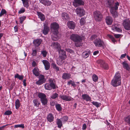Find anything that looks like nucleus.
I'll return each instance as SVG.
<instances>
[{
  "mask_svg": "<svg viewBox=\"0 0 130 130\" xmlns=\"http://www.w3.org/2000/svg\"><path fill=\"white\" fill-rule=\"evenodd\" d=\"M105 5L110 9V12L112 17L116 18L118 16V13L117 11L119 6V3L117 2L114 3L111 0H105L104 2Z\"/></svg>",
  "mask_w": 130,
  "mask_h": 130,
  "instance_id": "f257e3e1",
  "label": "nucleus"
},
{
  "mask_svg": "<svg viewBox=\"0 0 130 130\" xmlns=\"http://www.w3.org/2000/svg\"><path fill=\"white\" fill-rule=\"evenodd\" d=\"M70 38L75 42V45L76 47H80L82 45V37L79 35L73 34L70 35Z\"/></svg>",
  "mask_w": 130,
  "mask_h": 130,
  "instance_id": "f03ea898",
  "label": "nucleus"
},
{
  "mask_svg": "<svg viewBox=\"0 0 130 130\" xmlns=\"http://www.w3.org/2000/svg\"><path fill=\"white\" fill-rule=\"evenodd\" d=\"M121 77L119 72H116L111 82V84L116 87L120 85L121 84Z\"/></svg>",
  "mask_w": 130,
  "mask_h": 130,
  "instance_id": "7ed1b4c3",
  "label": "nucleus"
},
{
  "mask_svg": "<svg viewBox=\"0 0 130 130\" xmlns=\"http://www.w3.org/2000/svg\"><path fill=\"white\" fill-rule=\"evenodd\" d=\"M49 81L50 84L46 83L44 85L45 89L48 90H51L52 89H55L56 86L54 82L53 79H50L49 80Z\"/></svg>",
  "mask_w": 130,
  "mask_h": 130,
  "instance_id": "20e7f679",
  "label": "nucleus"
},
{
  "mask_svg": "<svg viewBox=\"0 0 130 130\" xmlns=\"http://www.w3.org/2000/svg\"><path fill=\"white\" fill-rule=\"evenodd\" d=\"M93 16L95 20L97 22L101 21L103 18L102 13L99 11L96 10L93 12Z\"/></svg>",
  "mask_w": 130,
  "mask_h": 130,
  "instance_id": "39448f33",
  "label": "nucleus"
},
{
  "mask_svg": "<svg viewBox=\"0 0 130 130\" xmlns=\"http://www.w3.org/2000/svg\"><path fill=\"white\" fill-rule=\"evenodd\" d=\"M76 12L77 15L81 17L84 16L85 13V10L81 7H78L76 10Z\"/></svg>",
  "mask_w": 130,
  "mask_h": 130,
  "instance_id": "423d86ee",
  "label": "nucleus"
},
{
  "mask_svg": "<svg viewBox=\"0 0 130 130\" xmlns=\"http://www.w3.org/2000/svg\"><path fill=\"white\" fill-rule=\"evenodd\" d=\"M59 28V25L56 23H53L51 25V29L52 32H58Z\"/></svg>",
  "mask_w": 130,
  "mask_h": 130,
  "instance_id": "0eeeda50",
  "label": "nucleus"
},
{
  "mask_svg": "<svg viewBox=\"0 0 130 130\" xmlns=\"http://www.w3.org/2000/svg\"><path fill=\"white\" fill-rule=\"evenodd\" d=\"M123 25L125 29L127 30H130V20H124L123 22Z\"/></svg>",
  "mask_w": 130,
  "mask_h": 130,
  "instance_id": "6e6552de",
  "label": "nucleus"
},
{
  "mask_svg": "<svg viewBox=\"0 0 130 130\" xmlns=\"http://www.w3.org/2000/svg\"><path fill=\"white\" fill-rule=\"evenodd\" d=\"M51 46L53 48L57 50L58 51L61 49V46L60 44L57 42H53Z\"/></svg>",
  "mask_w": 130,
  "mask_h": 130,
  "instance_id": "1a4fd4ad",
  "label": "nucleus"
},
{
  "mask_svg": "<svg viewBox=\"0 0 130 130\" xmlns=\"http://www.w3.org/2000/svg\"><path fill=\"white\" fill-rule=\"evenodd\" d=\"M59 53V57L66 59L67 57V55L66 52L63 50L61 49L58 51Z\"/></svg>",
  "mask_w": 130,
  "mask_h": 130,
  "instance_id": "9d476101",
  "label": "nucleus"
},
{
  "mask_svg": "<svg viewBox=\"0 0 130 130\" xmlns=\"http://www.w3.org/2000/svg\"><path fill=\"white\" fill-rule=\"evenodd\" d=\"M73 4L74 7H76L83 5L84 2L82 0H74L73 2Z\"/></svg>",
  "mask_w": 130,
  "mask_h": 130,
  "instance_id": "9b49d317",
  "label": "nucleus"
},
{
  "mask_svg": "<svg viewBox=\"0 0 130 130\" xmlns=\"http://www.w3.org/2000/svg\"><path fill=\"white\" fill-rule=\"evenodd\" d=\"M93 43L95 46L100 47L103 45V42L100 39H97L94 41Z\"/></svg>",
  "mask_w": 130,
  "mask_h": 130,
  "instance_id": "f8f14e48",
  "label": "nucleus"
},
{
  "mask_svg": "<svg viewBox=\"0 0 130 130\" xmlns=\"http://www.w3.org/2000/svg\"><path fill=\"white\" fill-rule=\"evenodd\" d=\"M112 28L115 31L120 32L122 31L121 29L120 28V25L118 24H116L112 25Z\"/></svg>",
  "mask_w": 130,
  "mask_h": 130,
  "instance_id": "ddd939ff",
  "label": "nucleus"
},
{
  "mask_svg": "<svg viewBox=\"0 0 130 130\" xmlns=\"http://www.w3.org/2000/svg\"><path fill=\"white\" fill-rule=\"evenodd\" d=\"M67 25L70 29H74L76 26V24L74 22L71 21L68 22Z\"/></svg>",
  "mask_w": 130,
  "mask_h": 130,
  "instance_id": "4468645a",
  "label": "nucleus"
},
{
  "mask_svg": "<svg viewBox=\"0 0 130 130\" xmlns=\"http://www.w3.org/2000/svg\"><path fill=\"white\" fill-rule=\"evenodd\" d=\"M90 53V51L89 50H87L84 51L82 53V55L83 57L86 58H87L89 56Z\"/></svg>",
  "mask_w": 130,
  "mask_h": 130,
  "instance_id": "2eb2a0df",
  "label": "nucleus"
},
{
  "mask_svg": "<svg viewBox=\"0 0 130 130\" xmlns=\"http://www.w3.org/2000/svg\"><path fill=\"white\" fill-rule=\"evenodd\" d=\"M46 119L48 121L51 122L54 121V115L52 113H50L48 114L46 117Z\"/></svg>",
  "mask_w": 130,
  "mask_h": 130,
  "instance_id": "dca6fc26",
  "label": "nucleus"
},
{
  "mask_svg": "<svg viewBox=\"0 0 130 130\" xmlns=\"http://www.w3.org/2000/svg\"><path fill=\"white\" fill-rule=\"evenodd\" d=\"M44 29L42 30V33L44 35L47 34L50 31L49 27L44 23Z\"/></svg>",
  "mask_w": 130,
  "mask_h": 130,
  "instance_id": "f3484780",
  "label": "nucleus"
},
{
  "mask_svg": "<svg viewBox=\"0 0 130 130\" xmlns=\"http://www.w3.org/2000/svg\"><path fill=\"white\" fill-rule=\"evenodd\" d=\"M53 34L52 35V39L54 41L57 40L59 39L58 32H52Z\"/></svg>",
  "mask_w": 130,
  "mask_h": 130,
  "instance_id": "a211bd4d",
  "label": "nucleus"
},
{
  "mask_svg": "<svg viewBox=\"0 0 130 130\" xmlns=\"http://www.w3.org/2000/svg\"><path fill=\"white\" fill-rule=\"evenodd\" d=\"M42 62L44 66L45 70H48L50 67V64L49 62L46 60H43Z\"/></svg>",
  "mask_w": 130,
  "mask_h": 130,
  "instance_id": "6ab92c4d",
  "label": "nucleus"
},
{
  "mask_svg": "<svg viewBox=\"0 0 130 130\" xmlns=\"http://www.w3.org/2000/svg\"><path fill=\"white\" fill-rule=\"evenodd\" d=\"M42 42V40L40 39L35 40L33 41L34 45L36 47L39 46Z\"/></svg>",
  "mask_w": 130,
  "mask_h": 130,
  "instance_id": "aec40b11",
  "label": "nucleus"
},
{
  "mask_svg": "<svg viewBox=\"0 0 130 130\" xmlns=\"http://www.w3.org/2000/svg\"><path fill=\"white\" fill-rule=\"evenodd\" d=\"M105 20L106 23L108 25H111L112 24L113 22V20L111 17L109 16H107Z\"/></svg>",
  "mask_w": 130,
  "mask_h": 130,
  "instance_id": "412c9836",
  "label": "nucleus"
},
{
  "mask_svg": "<svg viewBox=\"0 0 130 130\" xmlns=\"http://www.w3.org/2000/svg\"><path fill=\"white\" fill-rule=\"evenodd\" d=\"M71 75V74L69 73H65L63 74L62 77L64 79L67 80L70 78Z\"/></svg>",
  "mask_w": 130,
  "mask_h": 130,
  "instance_id": "4be33fe9",
  "label": "nucleus"
},
{
  "mask_svg": "<svg viewBox=\"0 0 130 130\" xmlns=\"http://www.w3.org/2000/svg\"><path fill=\"white\" fill-rule=\"evenodd\" d=\"M65 59L58 57L56 60L57 63L59 65L61 66L64 62L63 60Z\"/></svg>",
  "mask_w": 130,
  "mask_h": 130,
  "instance_id": "5701e85b",
  "label": "nucleus"
},
{
  "mask_svg": "<svg viewBox=\"0 0 130 130\" xmlns=\"http://www.w3.org/2000/svg\"><path fill=\"white\" fill-rule=\"evenodd\" d=\"M83 99L87 101H90L91 98L87 94H83L82 96Z\"/></svg>",
  "mask_w": 130,
  "mask_h": 130,
  "instance_id": "b1692460",
  "label": "nucleus"
},
{
  "mask_svg": "<svg viewBox=\"0 0 130 130\" xmlns=\"http://www.w3.org/2000/svg\"><path fill=\"white\" fill-rule=\"evenodd\" d=\"M37 13L39 18L41 21H44L45 19V15L40 12L38 11Z\"/></svg>",
  "mask_w": 130,
  "mask_h": 130,
  "instance_id": "393cba45",
  "label": "nucleus"
},
{
  "mask_svg": "<svg viewBox=\"0 0 130 130\" xmlns=\"http://www.w3.org/2000/svg\"><path fill=\"white\" fill-rule=\"evenodd\" d=\"M124 120L128 125H130V115L124 117Z\"/></svg>",
  "mask_w": 130,
  "mask_h": 130,
  "instance_id": "a878e982",
  "label": "nucleus"
},
{
  "mask_svg": "<svg viewBox=\"0 0 130 130\" xmlns=\"http://www.w3.org/2000/svg\"><path fill=\"white\" fill-rule=\"evenodd\" d=\"M60 98L63 100L67 101H70L71 100V97L65 95L61 96Z\"/></svg>",
  "mask_w": 130,
  "mask_h": 130,
  "instance_id": "bb28decb",
  "label": "nucleus"
},
{
  "mask_svg": "<svg viewBox=\"0 0 130 130\" xmlns=\"http://www.w3.org/2000/svg\"><path fill=\"white\" fill-rule=\"evenodd\" d=\"M33 74L36 76H38L40 74L39 70L37 68L35 67L32 70Z\"/></svg>",
  "mask_w": 130,
  "mask_h": 130,
  "instance_id": "cd10ccee",
  "label": "nucleus"
},
{
  "mask_svg": "<svg viewBox=\"0 0 130 130\" xmlns=\"http://www.w3.org/2000/svg\"><path fill=\"white\" fill-rule=\"evenodd\" d=\"M61 17L62 19L64 20H66L69 18V17L67 13L65 12H63L62 13Z\"/></svg>",
  "mask_w": 130,
  "mask_h": 130,
  "instance_id": "c85d7f7f",
  "label": "nucleus"
},
{
  "mask_svg": "<svg viewBox=\"0 0 130 130\" xmlns=\"http://www.w3.org/2000/svg\"><path fill=\"white\" fill-rule=\"evenodd\" d=\"M123 68L126 70L129 71L130 70V68L129 64L126 62H124L122 63Z\"/></svg>",
  "mask_w": 130,
  "mask_h": 130,
  "instance_id": "c756f323",
  "label": "nucleus"
},
{
  "mask_svg": "<svg viewBox=\"0 0 130 130\" xmlns=\"http://www.w3.org/2000/svg\"><path fill=\"white\" fill-rule=\"evenodd\" d=\"M56 124L58 126V127L59 128H61L62 126V121L60 119H57L56 120Z\"/></svg>",
  "mask_w": 130,
  "mask_h": 130,
  "instance_id": "7c9ffc66",
  "label": "nucleus"
},
{
  "mask_svg": "<svg viewBox=\"0 0 130 130\" xmlns=\"http://www.w3.org/2000/svg\"><path fill=\"white\" fill-rule=\"evenodd\" d=\"M24 7L26 8H28L29 6L28 0H22Z\"/></svg>",
  "mask_w": 130,
  "mask_h": 130,
  "instance_id": "2f4dec72",
  "label": "nucleus"
},
{
  "mask_svg": "<svg viewBox=\"0 0 130 130\" xmlns=\"http://www.w3.org/2000/svg\"><path fill=\"white\" fill-rule=\"evenodd\" d=\"M38 97L40 99V101L46 98V95L44 93H39L38 94Z\"/></svg>",
  "mask_w": 130,
  "mask_h": 130,
  "instance_id": "473e14b6",
  "label": "nucleus"
},
{
  "mask_svg": "<svg viewBox=\"0 0 130 130\" xmlns=\"http://www.w3.org/2000/svg\"><path fill=\"white\" fill-rule=\"evenodd\" d=\"M52 66L53 68L54 69L56 70L57 71H59V68L57 66L56 64L53 61L52 62Z\"/></svg>",
  "mask_w": 130,
  "mask_h": 130,
  "instance_id": "72a5a7b5",
  "label": "nucleus"
},
{
  "mask_svg": "<svg viewBox=\"0 0 130 130\" xmlns=\"http://www.w3.org/2000/svg\"><path fill=\"white\" fill-rule=\"evenodd\" d=\"M33 102L34 103V106L36 107H39L40 103L38 102V100L36 99L34 100H33Z\"/></svg>",
  "mask_w": 130,
  "mask_h": 130,
  "instance_id": "f704fd0d",
  "label": "nucleus"
},
{
  "mask_svg": "<svg viewBox=\"0 0 130 130\" xmlns=\"http://www.w3.org/2000/svg\"><path fill=\"white\" fill-rule=\"evenodd\" d=\"M107 36L108 37L111 39L112 42L114 44H115L116 43H117V41L115 40V38L113 36L109 34Z\"/></svg>",
  "mask_w": 130,
  "mask_h": 130,
  "instance_id": "c9c22d12",
  "label": "nucleus"
},
{
  "mask_svg": "<svg viewBox=\"0 0 130 130\" xmlns=\"http://www.w3.org/2000/svg\"><path fill=\"white\" fill-rule=\"evenodd\" d=\"M20 100L18 99H17L15 101V106L16 109H18L20 107Z\"/></svg>",
  "mask_w": 130,
  "mask_h": 130,
  "instance_id": "e433bc0d",
  "label": "nucleus"
},
{
  "mask_svg": "<svg viewBox=\"0 0 130 130\" xmlns=\"http://www.w3.org/2000/svg\"><path fill=\"white\" fill-rule=\"evenodd\" d=\"M43 105H45L47 104V100L46 98L41 100Z\"/></svg>",
  "mask_w": 130,
  "mask_h": 130,
  "instance_id": "4c0bfd02",
  "label": "nucleus"
},
{
  "mask_svg": "<svg viewBox=\"0 0 130 130\" xmlns=\"http://www.w3.org/2000/svg\"><path fill=\"white\" fill-rule=\"evenodd\" d=\"M14 77L15 78H18L19 79L21 80L23 79L24 76L23 75H20L18 74H16L15 75Z\"/></svg>",
  "mask_w": 130,
  "mask_h": 130,
  "instance_id": "58836bf2",
  "label": "nucleus"
},
{
  "mask_svg": "<svg viewBox=\"0 0 130 130\" xmlns=\"http://www.w3.org/2000/svg\"><path fill=\"white\" fill-rule=\"evenodd\" d=\"M60 119L61 120L63 123H65L68 120V117L67 116H64Z\"/></svg>",
  "mask_w": 130,
  "mask_h": 130,
  "instance_id": "ea45409f",
  "label": "nucleus"
},
{
  "mask_svg": "<svg viewBox=\"0 0 130 130\" xmlns=\"http://www.w3.org/2000/svg\"><path fill=\"white\" fill-rule=\"evenodd\" d=\"M6 11L4 9H2L0 13V17H2L4 14H6Z\"/></svg>",
  "mask_w": 130,
  "mask_h": 130,
  "instance_id": "a19ab883",
  "label": "nucleus"
},
{
  "mask_svg": "<svg viewBox=\"0 0 130 130\" xmlns=\"http://www.w3.org/2000/svg\"><path fill=\"white\" fill-rule=\"evenodd\" d=\"M55 107L58 111H60L62 110V108L61 106L59 104H56V105Z\"/></svg>",
  "mask_w": 130,
  "mask_h": 130,
  "instance_id": "79ce46f5",
  "label": "nucleus"
},
{
  "mask_svg": "<svg viewBox=\"0 0 130 130\" xmlns=\"http://www.w3.org/2000/svg\"><path fill=\"white\" fill-rule=\"evenodd\" d=\"M85 22V18H82L80 21V24L82 26L83 25Z\"/></svg>",
  "mask_w": 130,
  "mask_h": 130,
  "instance_id": "37998d69",
  "label": "nucleus"
},
{
  "mask_svg": "<svg viewBox=\"0 0 130 130\" xmlns=\"http://www.w3.org/2000/svg\"><path fill=\"white\" fill-rule=\"evenodd\" d=\"M14 127L15 128L20 127L22 128H24V126L23 124H17L15 125Z\"/></svg>",
  "mask_w": 130,
  "mask_h": 130,
  "instance_id": "c03bdc74",
  "label": "nucleus"
},
{
  "mask_svg": "<svg viewBox=\"0 0 130 130\" xmlns=\"http://www.w3.org/2000/svg\"><path fill=\"white\" fill-rule=\"evenodd\" d=\"M47 54V52L46 50H43L41 51V54L44 57H46Z\"/></svg>",
  "mask_w": 130,
  "mask_h": 130,
  "instance_id": "a18cd8bd",
  "label": "nucleus"
},
{
  "mask_svg": "<svg viewBox=\"0 0 130 130\" xmlns=\"http://www.w3.org/2000/svg\"><path fill=\"white\" fill-rule=\"evenodd\" d=\"M26 17L25 16H23L21 17L20 18V22L21 24L23 23V22L25 20Z\"/></svg>",
  "mask_w": 130,
  "mask_h": 130,
  "instance_id": "49530a36",
  "label": "nucleus"
},
{
  "mask_svg": "<svg viewBox=\"0 0 130 130\" xmlns=\"http://www.w3.org/2000/svg\"><path fill=\"white\" fill-rule=\"evenodd\" d=\"M92 78L94 82H96L98 80V77L95 74L93 75Z\"/></svg>",
  "mask_w": 130,
  "mask_h": 130,
  "instance_id": "de8ad7c7",
  "label": "nucleus"
},
{
  "mask_svg": "<svg viewBox=\"0 0 130 130\" xmlns=\"http://www.w3.org/2000/svg\"><path fill=\"white\" fill-rule=\"evenodd\" d=\"M101 67L107 70L108 69V65L107 63L105 62L103 64V65L101 66Z\"/></svg>",
  "mask_w": 130,
  "mask_h": 130,
  "instance_id": "09e8293b",
  "label": "nucleus"
},
{
  "mask_svg": "<svg viewBox=\"0 0 130 130\" xmlns=\"http://www.w3.org/2000/svg\"><path fill=\"white\" fill-rule=\"evenodd\" d=\"M97 62L100 65L101 67L103 65L105 62L102 60H99L97 61Z\"/></svg>",
  "mask_w": 130,
  "mask_h": 130,
  "instance_id": "8fccbe9b",
  "label": "nucleus"
},
{
  "mask_svg": "<svg viewBox=\"0 0 130 130\" xmlns=\"http://www.w3.org/2000/svg\"><path fill=\"white\" fill-rule=\"evenodd\" d=\"M44 82V80L39 79L36 82V84L37 85H40L42 84Z\"/></svg>",
  "mask_w": 130,
  "mask_h": 130,
  "instance_id": "3c124183",
  "label": "nucleus"
},
{
  "mask_svg": "<svg viewBox=\"0 0 130 130\" xmlns=\"http://www.w3.org/2000/svg\"><path fill=\"white\" fill-rule=\"evenodd\" d=\"M58 97V94L56 93H55L52 95L51 97V98L53 99H55Z\"/></svg>",
  "mask_w": 130,
  "mask_h": 130,
  "instance_id": "603ef678",
  "label": "nucleus"
},
{
  "mask_svg": "<svg viewBox=\"0 0 130 130\" xmlns=\"http://www.w3.org/2000/svg\"><path fill=\"white\" fill-rule=\"evenodd\" d=\"M12 113V112L10 110H7L4 113V115H10Z\"/></svg>",
  "mask_w": 130,
  "mask_h": 130,
  "instance_id": "864d4df0",
  "label": "nucleus"
},
{
  "mask_svg": "<svg viewBox=\"0 0 130 130\" xmlns=\"http://www.w3.org/2000/svg\"><path fill=\"white\" fill-rule=\"evenodd\" d=\"M25 11V8L22 7L20 9V10L18 12V13L20 14H21L24 12Z\"/></svg>",
  "mask_w": 130,
  "mask_h": 130,
  "instance_id": "5fc2aeb1",
  "label": "nucleus"
},
{
  "mask_svg": "<svg viewBox=\"0 0 130 130\" xmlns=\"http://www.w3.org/2000/svg\"><path fill=\"white\" fill-rule=\"evenodd\" d=\"M92 103L93 105L97 107H99L100 106V104L97 102L93 101L92 102Z\"/></svg>",
  "mask_w": 130,
  "mask_h": 130,
  "instance_id": "6e6d98bb",
  "label": "nucleus"
},
{
  "mask_svg": "<svg viewBox=\"0 0 130 130\" xmlns=\"http://www.w3.org/2000/svg\"><path fill=\"white\" fill-rule=\"evenodd\" d=\"M37 54V51L36 50L32 49V55L33 56H36Z\"/></svg>",
  "mask_w": 130,
  "mask_h": 130,
  "instance_id": "4d7b16f0",
  "label": "nucleus"
},
{
  "mask_svg": "<svg viewBox=\"0 0 130 130\" xmlns=\"http://www.w3.org/2000/svg\"><path fill=\"white\" fill-rule=\"evenodd\" d=\"M47 0H39L40 3H41L43 5L46 4Z\"/></svg>",
  "mask_w": 130,
  "mask_h": 130,
  "instance_id": "13d9d810",
  "label": "nucleus"
},
{
  "mask_svg": "<svg viewBox=\"0 0 130 130\" xmlns=\"http://www.w3.org/2000/svg\"><path fill=\"white\" fill-rule=\"evenodd\" d=\"M97 38V36L95 35H92L91 38L90 39L92 40H93L95 39H96Z\"/></svg>",
  "mask_w": 130,
  "mask_h": 130,
  "instance_id": "bf43d9fd",
  "label": "nucleus"
},
{
  "mask_svg": "<svg viewBox=\"0 0 130 130\" xmlns=\"http://www.w3.org/2000/svg\"><path fill=\"white\" fill-rule=\"evenodd\" d=\"M66 50L67 52H69L71 53H73L74 52L73 51L70 49H66Z\"/></svg>",
  "mask_w": 130,
  "mask_h": 130,
  "instance_id": "052dcab7",
  "label": "nucleus"
},
{
  "mask_svg": "<svg viewBox=\"0 0 130 130\" xmlns=\"http://www.w3.org/2000/svg\"><path fill=\"white\" fill-rule=\"evenodd\" d=\"M44 76L43 75H40L39 77V79L41 80L44 81Z\"/></svg>",
  "mask_w": 130,
  "mask_h": 130,
  "instance_id": "680f3d73",
  "label": "nucleus"
},
{
  "mask_svg": "<svg viewBox=\"0 0 130 130\" xmlns=\"http://www.w3.org/2000/svg\"><path fill=\"white\" fill-rule=\"evenodd\" d=\"M46 4H44L45 5L50 6L51 4V1L47 0Z\"/></svg>",
  "mask_w": 130,
  "mask_h": 130,
  "instance_id": "e2e57ef3",
  "label": "nucleus"
},
{
  "mask_svg": "<svg viewBox=\"0 0 130 130\" xmlns=\"http://www.w3.org/2000/svg\"><path fill=\"white\" fill-rule=\"evenodd\" d=\"M14 29L15 32H17L18 30V27L17 26H15L14 27Z\"/></svg>",
  "mask_w": 130,
  "mask_h": 130,
  "instance_id": "0e129e2a",
  "label": "nucleus"
},
{
  "mask_svg": "<svg viewBox=\"0 0 130 130\" xmlns=\"http://www.w3.org/2000/svg\"><path fill=\"white\" fill-rule=\"evenodd\" d=\"M86 127L87 126L86 124H84L83 125L82 129L83 130H85L86 128Z\"/></svg>",
  "mask_w": 130,
  "mask_h": 130,
  "instance_id": "69168bd1",
  "label": "nucleus"
},
{
  "mask_svg": "<svg viewBox=\"0 0 130 130\" xmlns=\"http://www.w3.org/2000/svg\"><path fill=\"white\" fill-rule=\"evenodd\" d=\"M8 125V124H7L6 125H4L2 126L1 127H0V130H3L6 126H7Z\"/></svg>",
  "mask_w": 130,
  "mask_h": 130,
  "instance_id": "338daca9",
  "label": "nucleus"
},
{
  "mask_svg": "<svg viewBox=\"0 0 130 130\" xmlns=\"http://www.w3.org/2000/svg\"><path fill=\"white\" fill-rule=\"evenodd\" d=\"M50 104L52 106H53L55 105V102H54V101H52L51 102Z\"/></svg>",
  "mask_w": 130,
  "mask_h": 130,
  "instance_id": "774afa93",
  "label": "nucleus"
}]
</instances>
